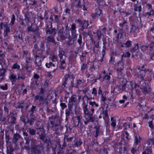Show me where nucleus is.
I'll list each match as a JSON object with an SVG mask.
<instances>
[{
  "instance_id": "f257e3e1",
  "label": "nucleus",
  "mask_w": 154,
  "mask_h": 154,
  "mask_svg": "<svg viewBox=\"0 0 154 154\" xmlns=\"http://www.w3.org/2000/svg\"><path fill=\"white\" fill-rule=\"evenodd\" d=\"M49 119L53 130L55 131H57V127L60 125L62 120L61 116H51Z\"/></svg>"
},
{
  "instance_id": "f03ea898",
  "label": "nucleus",
  "mask_w": 154,
  "mask_h": 154,
  "mask_svg": "<svg viewBox=\"0 0 154 154\" xmlns=\"http://www.w3.org/2000/svg\"><path fill=\"white\" fill-rule=\"evenodd\" d=\"M77 109L79 111L80 110L79 106L76 107V106H75L72 104H68V108L65 110L66 116H69L70 115H74V114L76 116H79L78 112L77 111Z\"/></svg>"
},
{
  "instance_id": "7ed1b4c3",
  "label": "nucleus",
  "mask_w": 154,
  "mask_h": 154,
  "mask_svg": "<svg viewBox=\"0 0 154 154\" xmlns=\"http://www.w3.org/2000/svg\"><path fill=\"white\" fill-rule=\"evenodd\" d=\"M34 99L35 101L38 100L39 106L43 107L48 106V102L44 95H36L34 96Z\"/></svg>"
},
{
  "instance_id": "20e7f679",
  "label": "nucleus",
  "mask_w": 154,
  "mask_h": 154,
  "mask_svg": "<svg viewBox=\"0 0 154 154\" xmlns=\"http://www.w3.org/2000/svg\"><path fill=\"white\" fill-rule=\"evenodd\" d=\"M111 73L110 72H106V70H103L99 75L98 79H102L103 82H106V83L109 84L110 83V81Z\"/></svg>"
},
{
  "instance_id": "39448f33",
  "label": "nucleus",
  "mask_w": 154,
  "mask_h": 154,
  "mask_svg": "<svg viewBox=\"0 0 154 154\" xmlns=\"http://www.w3.org/2000/svg\"><path fill=\"white\" fill-rule=\"evenodd\" d=\"M31 151L35 154H43L44 152V146L41 144L37 145H32Z\"/></svg>"
},
{
  "instance_id": "423d86ee",
  "label": "nucleus",
  "mask_w": 154,
  "mask_h": 154,
  "mask_svg": "<svg viewBox=\"0 0 154 154\" xmlns=\"http://www.w3.org/2000/svg\"><path fill=\"white\" fill-rule=\"evenodd\" d=\"M46 57L40 55V54L37 53V54L34 56L35 63V67L36 69H39L41 66L42 62L41 60L42 59H44Z\"/></svg>"
},
{
  "instance_id": "0eeeda50",
  "label": "nucleus",
  "mask_w": 154,
  "mask_h": 154,
  "mask_svg": "<svg viewBox=\"0 0 154 154\" xmlns=\"http://www.w3.org/2000/svg\"><path fill=\"white\" fill-rule=\"evenodd\" d=\"M142 69L139 71L137 74V78L138 79V83L140 84L141 82L144 80V76L146 72V71H148L149 69H147V70L144 68V66H142L141 67Z\"/></svg>"
},
{
  "instance_id": "6e6552de",
  "label": "nucleus",
  "mask_w": 154,
  "mask_h": 154,
  "mask_svg": "<svg viewBox=\"0 0 154 154\" xmlns=\"http://www.w3.org/2000/svg\"><path fill=\"white\" fill-rule=\"evenodd\" d=\"M46 26L47 27L45 31L47 34L53 35H54L56 34V29L55 28H52V22H49L48 23V25L46 24Z\"/></svg>"
},
{
  "instance_id": "1a4fd4ad",
  "label": "nucleus",
  "mask_w": 154,
  "mask_h": 154,
  "mask_svg": "<svg viewBox=\"0 0 154 154\" xmlns=\"http://www.w3.org/2000/svg\"><path fill=\"white\" fill-rule=\"evenodd\" d=\"M87 104H86V103L84 101H83V103L82 104V107L83 108L84 113L85 115H87L88 116H92V114L93 113L94 108H93L90 109H88L87 108Z\"/></svg>"
},
{
  "instance_id": "9d476101",
  "label": "nucleus",
  "mask_w": 154,
  "mask_h": 154,
  "mask_svg": "<svg viewBox=\"0 0 154 154\" xmlns=\"http://www.w3.org/2000/svg\"><path fill=\"white\" fill-rule=\"evenodd\" d=\"M75 21L79 24V26H80L83 29H87L89 25L88 21H86L85 20L77 19L75 20Z\"/></svg>"
},
{
  "instance_id": "9b49d317",
  "label": "nucleus",
  "mask_w": 154,
  "mask_h": 154,
  "mask_svg": "<svg viewBox=\"0 0 154 154\" xmlns=\"http://www.w3.org/2000/svg\"><path fill=\"white\" fill-rule=\"evenodd\" d=\"M72 87H75L79 89V91L81 92L82 90L81 89H82L85 86L84 83L80 79L76 80V83L74 84L73 83L72 85Z\"/></svg>"
},
{
  "instance_id": "f8f14e48",
  "label": "nucleus",
  "mask_w": 154,
  "mask_h": 154,
  "mask_svg": "<svg viewBox=\"0 0 154 154\" xmlns=\"http://www.w3.org/2000/svg\"><path fill=\"white\" fill-rule=\"evenodd\" d=\"M1 28L3 29L4 31V36L5 37L7 36L9 33L11 32V29L9 27V26L6 23H3L2 22L0 24Z\"/></svg>"
},
{
  "instance_id": "ddd939ff",
  "label": "nucleus",
  "mask_w": 154,
  "mask_h": 154,
  "mask_svg": "<svg viewBox=\"0 0 154 154\" xmlns=\"http://www.w3.org/2000/svg\"><path fill=\"white\" fill-rule=\"evenodd\" d=\"M32 23H31L30 26L27 27V31L28 32H31L37 36H39L40 34L39 32V29L38 26H36L35 28L32 27Z\"/></svg>"
},
{
  "instance_id": "4468645a",
  "label": "nucleus",
  "mask_w": 154,
  "mask_h": 154,
  "mask_svg": "<svg viewBox=\"0 0 154 154\" xmlns=\"http://www.w3.org/2000/svg\"><path fill=\"white\" fill-rule=\"evenodd\" d=\"M119 26L120 27L121 30H126L129 27L127 19L125 18H123L122 21L119 23Z\"/></svg>"
},
{
  "instance_id": "2eb2a0df",
  "label": "nucleus",
  "mask_w": 154,
  "mask_h": 154,
  "mask_svg": "<svg viewBox=\"0 0 154 154\" xmlns=\"http://www.w3.org/2000/svg\"><path fill=\"white\" fill-rule=\"evenodd\" d=\"M117 145L119 151L116 154H130L127 152L125 146L122 143H119Z\"/></svg>"
},
{
  "instance_id": "dca6fc26",
  "label": "nucleus",
  "mask_w": 154,
  "mask_h": 154,
  "mask_svg": "<svg viewBox=\"0 0 154 154\" xmlns=\"http://www.w3.org/2000/svg\"><path fill=\"white\" fill-rule=\"evenodd\" d=\"M124 68V64L122 60H119L118 62L116 70L117 73L118 74H122Z\"/></svg>"
},
{
  "instance_id": "f3484780",
  "label": "nucleus",
  "mask_w": 154,
  "mask_h": 154,
  "mask_svg": "<svg viewBox=\"0 0 154 154\" xmlns=\"http://www.w3.org/2000/svg\"><path fill=\"white\" fill-rule=\"evenodd\" d=\"M103 14L102 11L99 8H96L95 10V13H92L91 16L93 19L97 18L100 16H102Z\"/></svg>"
},
{
  "instance_id": "a211bd4d",
  "label": "nucleus",
  "mask_w": 154,
  "mask_h": 154,
  "mask_svg": "<svg viewBox=\"0 0 154 154\" xmlns=\"http://www.w3.org/2000/svg\"><path fill=\"white\" fill-rule=\"evenodd\" d=\"M140 84L138 83V82L137 83H135L134 82L130 81L129 82V84L128 85V88L127 91L132 90L135 88L137 87H139V85Z\"/></svg>"
},
{
  "instance_id": "6ab92c4d",
  "label": "nucleus",
  "mask_w": 154,
  "mask_h": 154,
  "mask_svg": "<svg viewBox=\"0 0 154 154\" xmlns=\"http://www.w3.org/2000/svg\"><path fill=\"white\" fill-rule=\"evenodd\" d=\"M77 100V96L76 95L74 94L72 95L69 100V104H72L73 105L76 106V107H78L76 103Z\"/></svg>"
},
{
  "instance_id": "aec40b11",
  "label": "nucleus",
  "mask_w": 154,
  "mask_h": 154,
  "mask_svg": "<svg viewBox=\"0 0 154 154\" xmlns=\"http://www.w3.org/2000/svg\"><path fill=\"white\" fill-rule=\"evenodd\" d=\"M152 152L151 146H147L144 145L143 146V151L142 154H151Z\"/></svg>"
},
{
  "instance_id": "412c9836",
  "label": "nucleus",
  "mask_w": 154,
  "mask_h": 154,
  "mask_svg": "<svg viewBox=\"0 0 154 154\" xmlns=\"http://www.w3.org/2000/svg\"><path fill=\"white\" fill-rule=\"evenodd\" d=\"M37 134L39 135L40 139L44 140L45 138V131L44 129L42 128H40L37 129Z\"/></svg>"
},
{
  "instance_id": "4be33fe9",
  "label": "nucleus",
  "mask_w": 154,
  "mask_h": 154,
  "mask_svg": "<svg viewBox=\"0 0 154 154\" xmlns=\"http://www.w3.org/2000/svg\"><path fill=\"white\" fill-rule=\"evenodd\" d=\"M142 92L145 95L149 94L150 93V88L148 85L141 88Z\"/></svg>"
},
{
  "instance_id": "5701e85b",
  "label": "nucleus",
  "mask_w": 154,
  "mask_h": 154,
  "mask_svg": "<svg viewBox=\"0 0 154 154\" xmlns=\"http://www.w3.org/2000/svg\"><path fill=\"white\" fill-rule=\"evenodd\" d=\"M60 63L59 68L60 69L64 70L66 67V59L59 60Z\"/></svg>"
},
{
  "instance_id": "b1692460",
  "label": "nucleus",
  "mask_w": 154,
  "mask_h": 154,
  "mask_svg": "<svg viewBox=\"0 0 154 154\" xmlns=\"http://www.w3.org/2000/svg\"><path fill=\"white\" fill-rule=\"evenodd\" d=\"M100 111V115L102 114L103 116H109L108 114L107 107H104V106H101L99 108Z\"/></svg>"
},
{
  "instance_id": "393cba45",
  "label": "nucleus",
  "mask_w": 154,
  "mask_h": 154,
  "mask_svg": "<svg viewBox=\"0 0 154 154\" xmlns=\"http://www.w3.org/2000/svg\"><path fill=\"white\" fill-rule=\"evenodd\" d=\"M87 117H85L86 119V120L84 122V124L85 125H87L89 122H94L95 121L96 119L95 116H85Z\"/></svg>"
},
{
  "instance_id": "a878e982",
  "label": "nucleus",
  "mask_w": 154,
  "mask_h": 154,
  "mask_svg": "<svg viewBox=\"0 0 154 154\" xmlns=\"http://www.w3.org/2000/svg\"><path fill=\"white\" fill-rule=\"evenodd\" d=\"M94 129L92 132V135L94 137L97 138L98 136V133L100 131V126H95L94 128Z\"/></svg>"
},
{
  "instance_id": "bb28decb",
  "label": "nucleus",
  "mask_w": 154,
  "mask_h": 154,
  "mask_svg": "<svg viewBox=\"0 0 154 154\" xmlns=\"http://www.w3.org/2000/svg\"><path fill=\"white\" fill-rule=\"evenodd\" d=\"M93 34L95 37L97 38V39L100 40L102 36H103V34L102 33L101 31L97 29L96 32H94Z\"/></svg>"
},
{
  "instance_id": "cd10ccee",
  "label": "nucleus",
  "mask_w": 154,
  "mask_h": 154,
  "mask_svg": "<svg viewBox=\"0 0 154 154\" xmlns=\"http://www.w3.org/2000/svg\"><path fill=\"white\" fill-rule=\"evenodd\" d=\"M126 33L125 32L123 31V30H121L119 32L117 35L116 39L117 40L122 39H123Z\"/></svg>"
},
{
  "instance_id": "c85d7f7f",
  "label": "nucleus",
  "mask_w": 154,
  "mask_h": 154,
  "mask_svg": "<svg viewBox=\"0 0 154 154\" xmlns=\"http://www.w3.org/2000/svg\"><path fill=\"white\" fill-rule=\"evenodd\" d=\"M132 43V42L131 41L128 40L125 43H121L120 46L122 48H129L131 46Z\"/></svg>"
},
{
  "instance_id": "c756f323",
  "label": "nucleus",
  "mask_w": 154,
  "mask_h": 154,
  "mask_svg": "<svg viewBox=\"0 0 154 154\" xmlns=\"http://www.w3.org/2000/svg\"><path fill=\"white\" fill-rule=\"evenodd\" d=\"M133 46H134L130 49V52L132 53V56L134 57V53H135L137 50H139V46L138 43L134 44Z\"/></svg>"
},
{
  "instance_id": "7c9ffc66",
  "label": "nucleus",
  "mask_w": 154,
  "mask_h": 154,
  "mask_svg": "<svg viewBox=\"0 0 154 154\" xmlns=\"http://www.w3.org/2000/svg\"><path fill=\"white\" fill-rule=\"evenodd\" d=\"M60 38L63 40H65L66 38H67L68 37H69V33L68 34L67 32L66 31V32H65L62 31L60 34Z\"/></svg>"
},
{
  "instance_id": "2f4dec72",
  "label": "nucleus",
  "mask_w": 154,
  "mask_h": 154,
  "mask_svg": "<svg viewBox=\"0 0 154 154\" xmlns=\"http://www.w3.org/2000/svg\"><path fill=\"white\" fill-rule=\"evenodd\" d=\"M45 42H41L40 45V52L38 53V54H40V55H42L43 52L45 51Z\"/></svg>"
},
{
  "instance_id": "473e14b6",
  "label": "nucleus",
  "mask_w": 154,
  "mask_h": 154,
  "mask_svg": "<svg viewBox=\"0 0 154 154\" xmlns=\"http://www.w3.org/2000/svg\"><path fill=\"white\" fill-rule=\"evenodd\" d=\"M90 40L92 43H93L94 45L93 47H96V48H98L99 47V42L98 41L96 42L93 38V35L92 34L90 36Z\"/></svg>"
},
{
  "instance_id": "72a5a7b5",
  "label": "nucleus",
  "mask_w": 154,
  "mask_h": 154,
  "mask_svg": "<svg viewBox=\"0 0 154 154\" xmlns=\"http://www.w3.org/2000/svg\"><path fill=\"white\" fill-rule=\"evenodd\" d=\"M26 69L28 70V69L29 68V67L28 66V65L29 63H32L33 59V58L29 56V57H26Z\"/></svg>"
},
{
  "instance_id": "f704fd0d",
  "label": "nucleus",
  "mask_w": 154,
  "mask_h": 154,
  "mask_svg": "<svg viewBox=\"0 0 154 154\" xmlns=\"http://www.w3.org/2000/svg\"><path fill=\"white\" fill-rule=\"evenodd\" d=\"M9 79L11 80L12 84H13L14 82H16L17 78V75L15 74H11L9 77Z\"/></svg>"
},
{
  "instance_id": "c9c22d12",
  "label": "nucleus",
  "mask_w": 154,
  "mask_h": 154,
  "mask_svg": "<svg viewBox=\"0 0 154 154\" xmlns=\"http://www.w3.org/2000/svg\"><path fill=\"white\" fill-rule=\"evenodd\" d=\"M46 39L47 42L54 43L55 45L56 44V42L54 38V37L52 36L48 35Z\"/></svg>"
},
{
  "instance_id": "e433bc0d",
  "label": "nucleus",
  "mask_w": 154,
  "mask_h": 154,
  "mask_svg": "<svg viewBox=\"0 0 154 154\" xmlns=\"http://www.w3.org/2000/svg\"><path fill=\"white\" fill-rule=\"evenodd\" d=\"M21 137L18 133H16L14 134V137L13 140V142L16 143L18 140L21 138Z\"/></svg>"
},
{
  "instance_id": "4c0bfd02",
  "label": "nucleus",
  "mask_w": 154,
  "mask_h": 154,
  "mask_svg": "<svg viewBox=\"0 0 154 154\" xmlns=\"http://www.w3.org/2000/svg\"><path fill=\"white\" fill-rule=\"evenodd\" d=\"M89 104L92 107L94 108L95 109H97L99 106L98 104L94 101H90L89 102Z\"/></svg>"
},
{
  "instance_id": "58836bf2",
  "label": "nucleus",
  "mask_w": 154,
  "mask_h": 154,
  "mask_svg": "<svg viewBox=\"0 0 154 154\" xmlns=\"http://www.w3.org/2000/svg\"><path fill=\"white\" fill-rule=\"evenodd\" d=\"M103 49L102 50V57L101 59L99 60L100 62H102L103 60V58L105 54L106 51V45H103Z\"/></svg>"
},
{
  "instance_id": "ea45409f",
  "label": "nucleus",
  "mask_w": 154,
  "mask_h": 154,
  "mask_svg": "<svg viewBox=\"0 0 154 154\" xmlns=\"http://www.w3.org/2000/svg\"><path fill=\"white\" fill-rule=\"evenodd\" d=\"M76 31L71 32L72 35V39L73 43L76 42V38L78 35V34L76 33Z\"/></svg>"
},
{
  "instance_id": "a19ab883",
  "label": "nucleus",
  "mask_w": 154,
  "mask_h": 154,
  "mask_svg": "<svg viewBox=\"0 0 154 154\" xmlns=\"http://www.w3.org/2000/svg\"><path fill=\"white\" fill-rule=\"evenodd\" d=\"M154 10L153 9H151L149 12H147L145 13L144 16L146 18H148L151 16L154 15Z\"/></svg>"
},
{
  "instance_id": "79ce46f5",
  "label": "nucleus",
  "mask_w": 154,
  "mask_h": 154,
  "mask_svg": "<svg viewBox=\"0 0 154 154\" xmlns=\"http://www.w3.org/2000/svg\"><path fill=\"white\" fill-rule=\"evenodd\" d=\"M11 68L12 69L16 70L17 71L20 69V66L19 64L16 63L13 64Z\"/></svg>"
},
{
  "instance_id": "37998d69",
  "label": "nucleus",
  "mask_w": 154,
  "mask_h": 154,
  "mask_svg": "<svg viewBox=\"0 0 154 154\" xmlns=\"http://www.w3.org/2000/svg\"><path fill=\"white\" fill-rule=\"evenodd\" d=\"M139 147L134 145L131 150V153L132 154H135L138 150Z\"/></svg>"
},
{
  "instance_id": "c03bdc74",
  "label": "nucleus",
  "mask_w": 154,
  "mask_h": 154,
  "mask_svg": "<svg viewBox=\"0 0 154 154\" xmlns=\"http://www.w3.org/2000/svg\"><path fill=\"white\" fill-rule=\"evenodd\" d=\"M49 58L54 62H57L58 60V58L57 55H55L54 54H53L51 57H49Z\"/></svg>"
},
{
  "instance_id": "a18cd8bd",
  "label": "nucleus",
  "mask_w": 154,
  "mask_h": 154,
  "mask_svg": "<svg viewBox=\"0 0 154 154\" xmlns=\"http://www.w3.org/2000/svg\"><path fill=\"white\" fill-rule=\"evenodd\" d=\"M145 145L147 146H151L152 145H154V138H152L148 139Z\"/></svg>"
},
{
  "instance_id": "49530a36",
  "label": "nucleus",
  "mask_w": 154,
  "mask_h": 154,
  "mask_svg": "<svg viewBox=\"0 0 154 154\" xmlns=\"http://www.w3.org/2000/svg\"><path fill=\"white\" fill-rule=\"evenodd\" d=\"M82 142L80 139H79L78 141L76 142L73 145V147L75 148L80 146L82 144Z\"/></svg>"
},
{
  "instance_id": "de8ad7c7",
  "label": "nucleus",
  "mask_w": 154,
  "mask_h": 154,
  "mask_svg": "<svg viewBox=\"0 0 154 154\" xmlns=\"http://www.w3.org/2000/svg\"><path fill=\"white\" fill-rule=\"evenodd\" d=\"M38 81L36 80L32 82L30 84V88H31L34 89L36 87L37 85L38 84Z\"/></svg>"
},
{
  "instance_id": "09e8293b",
  "label": "nucleus",
  "mask_w": 154,
  "mask_h": 154,
  "mask_svg": "<svg viewBox=\"0 0 154 154\" xmlns=\"http://www.w3.org/2000/svg\"><path fill=\"white\" fill-rule=\"evenodd\" d=\"M131 56V54L129 52L127 51L125 53H123L121 56V60H123V58L129 57Z\"/></svg>"
},
{
  "instance_id": "8fccbe9b",
  "label": "nucleus",
  "mask_w": 154,
  "mask_h": 154,
  "mask_svg": "<svg viewBox=\"0 0 154 154\" xmlns=\"http://www.w3.org/2000/svg\"><path fill=\"white\" fill-rule=\"evenodd\" d=\"M15 20H16L15 15L14 14H13L12 15V17L11 18V21L10 22V24L11 26L13 25L14 23Z\"/></svg>"
},
{
  "instance_id": "3c124183",
  "label": "nucleus",
  "mask_w": 154,
  "mask_h": 154,
  "mask_svg": "<svg viewBox=\"0 0 154 154\" xmlns=\"http://www.w3.org/2000/svg\"><path fill=\"white\" fill-rule=\"evenodd\" d=\"M6 72V69L2 68L0 69V76L4 77L5 75V73Z\"/></svg>"
},
{
  "instance_id": "603ef678",
  "label": "nucleus",
  "mask_w": 154,
  "mask_h": 154,
  "mask_svg": "<svg viewBox=\"0 0 154 154\" xmlns=\"http://www.w3.org/2000/svg\"><path fill=\"white\" fill-rule=\"evenodd\" d=\"M148 48H150L149 50L151 51H154V42H152L149 44L147 46Z\"/></svg>"
},
{
  "instance_id": "864d4df0",
  "label": "nucleus",
  "mask_w": 154,
  "mask_h": 154,
  "mask_svg": "<svg viewBox=\"0 0 154 154\" xmlns=\"http://www.w3.org/2000/svg\"><path fill=\"white\" fill-rule=\"evenodd\" d=\"M110 120L111 121V125L112 127L114 128L116 125V120L113 117H111Z\"/></svg>"
},
{
  "instance_id": "5fc2aeb1",
  "label": "nucleus",
  "mask_w": 154,
  "mask_h": 154,
  "mask_svg": "<svg viewBox=\"0 0 154 154\" xmlns=\"http://www.w3.org/2000/svg\"><path fill=\"white\" fill-rule=\"evenodd\" d=\"M77 42L80 46H81L82 43V36L81 34H80L79 36V38L77 40Z\"/></svg>"
},
{
  "instance_id": "6e6d98bb",
  "label": "nucleus",
  "mask_w": 154,
  "mask_h": 154,
  "mask_svg": "<svg viewBox=\"0 0 154 154\" xmlns=\"http://www.w3.org/2000/svg\"><path fill=\"white\" fill-rule=\"evenodd\" d=\"M138 29V28L135 26L134 25H132L131 27V32L134 33Z\"/></svg>"
},
{
  "instance_id": "4d7b16f0",
  "label": "nucleus",
  "mask_w": 154,
  "mask_h": 154,
  "mask_svg": "<svg viewBox=\"0 0 154 154\" xmlns=\"http://www.w3.org/2000/svg\"><path fill=\"white\" fill-rule=\"evenodd\" d=\"M16 38L19 42H22L23 41V38H22V34L16 35Z\"/></svg>"
},
{
  "instance_id": "13d9d810",
  "label": "nucleus",
  "mask_w": 154,
  "mask_h": 154,
  "mask_svg": "<svg viewBox=\"0 0 154 154\" xmlns=\"http://www.w3.org/2000/svg\"><path fill=\"white\" fill-rule=\"evenodd\" d=\"M45 66L48 68H50L51 66L53 67H55V65L51 62H50L49 63H46L45 64Z\"/></svg>"
},
{
  "instance_id": "bf43d9fd",
  "label": "nucleus",
  "mask_w": 154,
  "mask_h": 154,
  "mask_svg": "<svg viewBox=\"0 0 154 154\" xmlns=\"http://www.w3.org/2000/svg\"><path fill=\"white\" fill-rule=\"evenodd\" d=\"M28 131L29 132V134L31 135L34 136L35 135L36 131L33 129L30 128L29 129Z\"/></svg>"
},
{
  "instance_id": "052dcab7",
  "label": "nucleus",
  "mask_w": 154,
  "mask_h": 154,
  "mask_svg": "<svg viewBox=\"0 0 154 154\" xmlns=\"http://www.w3.org/2000/svg\"><path fill=\"white\" fill-rule=\"evenodd\" d=\"M36 108V106H32L31 109L29 111V112L30 113V116H33V113Z\"/></svg>"
},
{
  "instance_id": "680f3d73",
  "label": "nucleus",
  "mask_w": 154,
  "mask_h": 154,
  "mask_svg": "<svg viewBox=\"0 0 154 154\" xmlns=\"http://www.w3.org/2000/svg\"><path fill=\"white\" fill-rule=\"evenodd\" d=\"M128 88L127 86V85L126 83H124L123 84L121 85V87L120 88V89L122 90L123 91H127L126 90V88Z\"/></svg>"
},
{
  "instance_id": "e2e57ef3",
  "label": "nucleus",
  "mask_w": 154,
  "mask_h": 154,
  "mask_svg": "<svg viewBox=\"0 0 154 154\" xmlns=\"http://www.w3.org/2000/svg\"><path fill=\"white\" fill-rule=\"evenodd\" d=\"M68 80V78H65L64 79V82L62 85V87L63 88H66V85L67 84V81Z\"/></svg>"
},
{
  "instance_id": "0e129e2a",
  "label": "nucleus",
  "mask_w": 154,
  "mask_h": 154,
  "mask_svg": "<svg viewBox=\"0 0 154 154\" xmlns=\"http://www.w3.org/2000/svg\"><path fill=\"white\" fill-rule=\"evenodd\" d=\"M59 54H58V56L60 58V60H62V59L63 57L64 53V52L63 50H59L58 51Z\"/></svg>"
},
{
  "instance_id": "69168bd1",
  "label": "nucleus",
  "mask_w": 154,
  "mask_h": 154,
  "mask_svg": "<svg viewBox=\"0 0 154 154\" xmlns=\"http://www.w3.org/2000/svg\"><path fill=\"white\" fill-rule=\"evenodd\" d=\"M35 119L34 118H32L30 120L29 119H25L24 121V122H27V123H29L30 125H32L34 123V121L35 120Z\"/></svg>"
},
{
  "instance_id": "338daca9",
  "label": "nucleus",
  "mask_w": 154,
  "mask_h": 154,
  "mask_svg": "<svg viewBox=\"0 0 154 154\" xmlns=\"http://www.w3.org/2000/svg\"><path fill=\"white\" fill-rule=\"evenodd\" d=\"M140 139L139 137H135L134 139V143L136 146H137L138 144V143L140 142Z\"/></svg>"
},
{
  "instance_id": "774afa93",
  "label": "nucleus",
  "mask_w": 154,
  "mask_h": 154,
  "mask_svg": "<svg viewBox=\"0 0 154 154\" xmlns=\"http://www.w3.org/2000/svg\"><path fill=\"white\" fill-rule=\"evenodd\" d=\"M46 92L45 90L43 88H41L40 89V91L39 92V95H44V94Z\"/></svg>"
}]
</instances>
